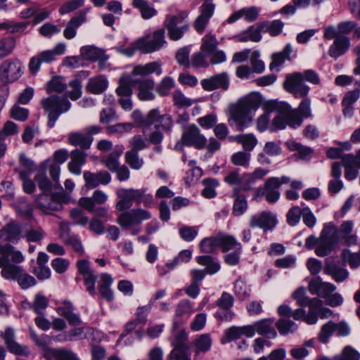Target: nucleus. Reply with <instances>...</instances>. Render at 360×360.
I'll list each match as a JSON object with an SVG mask.
<instances>
[{
    "label": "nucleus",
    "mask_w": 360,
    "mask_h": 360,
    "mask_svg": "<svg viewBox=\"0 0 360 360\" xmlns=\"http://www.w3.org/2000/svg\"><path fill=\"white\" fill-rule=\"evenodd\" d=\"M269 171L262 168H257L252 173H245V186L250 191L254 188V185L258 179H262L268 174Z\"/></svg>",
    "instance_id": "obj_52"
},
{
    "label": "nucleus",
    "mask_w": 360,
    "mask_h": 360,
    "mask_svg": "<svg viewBox=\"0 0 360 360\" xmlns=\"http://www.w3.org/2000/svg\"><path fill=\"white\" fill-rule=\"evenodd\" d=\"M68 86L71 88V90L67 91L65 94L72 101H76L82 96V80L79 75H77L75 79L71 80Z\"/></svg>",
    "instance_id": "obj_56"
},
{
    "label": "nucleus",
    "mask_w": 360,
    "mask_h": 360,
    "mask_svg": "<svg viewBox=\"0 0 360 360\" xmlns=\"http://www.w3.org/2000/svg\"><path fill=\"white\" fill-rule=\"evenodd\" d=\"M181 142L184 146H193L197 150H202L206 146L207 139L201 134L200 129L193 124L188 126L183 132Z\"/></svg>",
    "instance_id": "obj_11"
},
{
    "label": "nucleus",
    "mask_w": 360,
    "mask_h": 360,
    "mask_svg": "<svg viewBox=\"0 0 360 360\" xmlns=\"http://www.w3.org/2000/svg\"><path fill=\"white\" fill-rule=\"evenodd\" d=\"M250 153L239 151L232 155L231 160L236 166L247 168L250 165Z\"/></svg>",
    "instance_id": "obj_62"
},
{
    "label": "nucleus",
    "mask_w": 360,
    "mask_h": 360,
    "mask_svg": "<svg viewBox=\"0 0 360 360\" xmlns=\"http://www.w3.org/2000/svg\"><path fill=\"white\" fill-rule=\"evenodd\" d=\"M231 141H236L242 145L245 152L250 153L257 144V139L252 134H243L229 137Z\"/></svg>",
    "instance_id": "obj_36"
},
{
    "label": "nucleus",
    "mask_w": 360,
    "mask_h": 360,
    "mask_svg": "<svg viewBox=\"0 0 360 360\" xmlns=\"http://www.w3.org/2000/svg\"><path fill=\"white\" fill-rule=\"evenodd\" d=\"M49 305L48 298L41 293H38L34 296V301L32 304H29V308L32 309L39 315H44L45 309Z\"/></svg>",
    "instance_id": "obj_50"
},
{
    "label": "nucleus",
    "mask_w": 360,
    "mask_h": 360,
    "mask_svg": "<svg viewBox=\"0 0 360 360\" xmlns=\"http://www.w3.org/2000/svg\"><path fill=\"white\" fill-rule=\"evenodd\" d=\"M205 188L201 191V195L205 198H213L217 195L215 188L219 186V181L214 178H206L202 181Z\"/></svg>",
    "instance_id": "obj_48"
},
{
    "label": "nucleus",
    "mask_w": 360,
    "mask_h": 360,
    "mask_svg": "<svg viewBox=\"0 0 360 360\" xmlns=\"http://www.w3.org/2000/svg\"><path fill=\"white\" fill-rule=\"evenodd\" d=\"M333 360H360V353L352 346H346L340 354L333 356Z\"/></svg>",
    "instance_id": "obj_60"
},
{
    "label": "nucleus",
    "mask_w": 360,
    "mask_h": 360,
    "mask_svg": "<svg viewBox=\"0 0 360 360\" xmlns=\"http://www.w3.org/2000/svg\"><path fill=\"white\" fill-rule=\"evenodd\" d=\"M84 179L86 187L93 189L101 184L108 185L111 181V175L105 170H101L97 173L86 171L84 173Z\"/></svg>",
    "instance_id": "obj_20"
},
{
    "label": "nucleus",
    "mask_w": 360,
    "mask_h": 360,
    "mask_svg": "<svg viewBox=\"0 0 360 360\" xmlns=\"http://www.w3.org/2000/svg\"><path fill=\"white\" fill-rule=\"evenodd\" d=\"M41 105L47 114L48 127L53 128L60 115L70 109L71 103L65 97L53 95L42 98Z\"/></svg>",
    "instance_id": "obj_2"
},
{
    "label": "nucleus",
    "mask_w": 360,
    "mask_h": 360,
    "mask_svg": "<svg viewBox=\"0 0 360 360\" xmlns=\"http://www.w3.org/2000/svg\"><path fill=\"white\" fill-rule=\"evenodd\" d=\"M278 181L275 177H270L266 181L262 195L265 196L266 200L271 203L278 201L280 198Z\"/></svg>",
    "instance_id": "obj_26"
},
{
    "label": "nucleus",
    "mask_w": 360,
    "mask_h": 360,
    "mask_svg": "<svg viewBox=\"0 0 360 360\" xmlns=\"http://www.w3.org/2000/svg\"><path fill=\"white\" fill-rule=\"evenodd\" d=\"M283 88L297 98L306 97L310 91L309 86L304 83L301 72H299L286 75L283 82Z\"/></svg>",
    "instance_id": "obj_8"
},
{
    "label": "nucleus",
    "mask_w": 360,
    "mask_h": 360,
    "mask_svg": "<svg viewBox=\"0 0 360 360\" xmlns=\"http://www.w3.org/2000/svg\"><path fill=\"white\" fill-rule=\"evenodd\" d=\"M274 319H264L255 322L257 333L269 339H274L277 336V332L273 326Z\"/></svg>",
    "instance_id": "obj_31"
},
{
    "label": "nucleus",
    "mask_w": 360,
    "mask_h": 360,
    "mask_svg": "<svg viewBox=\"0 0 360 360\" xmlns=\"http://www.w3.org/2000/svg\"><path fill=\"white\" fill-rule=\"evenodd\" d=\"M218 44L219 42L215 34L207 33L202 39L200 50L205 54L209 55L217 49Z\"/></svg>",
    "instance_id": "obj_45"
},
{
    "label": "nucleus",
    "mask_w": 360,
    "mask_h": 360,
    "mask_svg": "<svg viewBox=\"0 0 360 360\" xmlns=\"http://www.w3.org/2000/svg\"><path fill=\"white\" fill-rule=\"evenodd\" d=\"M167 44L165 30L160 28L154 31L152 35H147L136 41V49L143 54L159 51Z\"/></svg>",
    "instance_id": "obj_5"
},
{
    "label": "nucleus",
    "mask_w": 360,
    "mask_h": 360,
    "mask_svg": "<svg viewBox=\"0 0 360 360\" xmlns=\"http://www.w3.org/2000/svg\"><path fill=\"white\" fill-rule=\"evenodd\" d=\"M224 181L230 186H233V189H238L239 191H249V188L245 186V173L240 175L238 170L230 172L225 177Z\"/></svg>",
    "instance_id": "obj_34"
},
{
    "label": "nucleus",
    "mask_w": 360,
    "mask_h": 360,
    "mask_svg": "<svg viewBox=\"0 0 360 360\" xmlns=\"http://www.w3.org/2000/svg\"><path fill=\"white\" fill-rule=\"evenodd\" d=\"M219 248H221L223 252L235 249L238 247L242 248V245L237 240L232 236L219 234Z\"/></svg>",
    "instance_id": "obj_51"
},
{
    "label": "nucleus",
    "mask_w": 360,
    "mask_h": 360,
    "mask_svg": "<svg viewBox=\"0 0 360 360\" xmlns=\"http://www.w3.org/2000/svg\"><path fill=\"white\" fill-rule=\"evenodd\" d=\"M275 325L281 335L293 333L297 328V326L294 321L286 318L279 319Z\"/></svg>",
    "instance_id": "obj_49"
},
{
    "label": "nucleus",
    "mask_w": 360,
    "mask_h": 360,
    "mask_svg": "<svg viewBox=\"0 0 360 360\" xmlns=\"http://www.w3.org/2000/svg\"><path fill=\"white\" fill-rule=\"evenodd\" d=\"M23 236L22 225L15 221H11L0 230V239L10 243H18Z\"/></svg>",
    "instance_id": "obj_17"
},
{
    "label": "nucleus",
    "mask_w": 360,
    "mask_h": 360,
    "mask_svg": "<svg viewBox=\"0 0 360 360\" xmlns=\"http://www.w3.org/2000/svg\"><path fill=\"white\" fill-rule=\"evenodd\" d=\"M215 5L212 3V0H205L199 8L200 15L197 17L193 23V27L196 32L202 34L209 21L214 14Z\"/></svg>",
    "instance_id": "obj_14"
},
{
    "label": "nucleus",
    "mask_w": 360,
    "mask_h": 360,
    "mask_svg": "<svg viewBox=\"0 0 360 360\" xmlns=\"http://www.w3.org/2000/svg\"><path fill=\"white\" fill-rule=\"evenodd\" d=\"M78 273L82 276L86 290L91 296H95V285L97 280V276L95 271L91 269L90 262L87 259H80L76 264Z\"/></svg>",
    "instance_id": "obj_12"
},
{
    "label": "nucleus",
    "mask_w": 360,
    "mask_h": 360,
    "mask_svg": "<svg viewBox=\"0 0 360 360\" xmlns=\"http://www.w3.org/2000/svg\"><path fill=\"white\" fill-rule=\"evenodd\" d=\"M132 80L129 75H122L118 81V86L116 89V94L120 98L131 96L133 94V89L131 86L134 85L132 83Z\"/></svg>",
    "instance_id": "obj_39"
},
{
    "label": "nucleus",
    "mask_w": 360,
    "mask_h": 360,
    "mask_svg": "<svg viewBox=\"0 0 360 360\" xmlns=\"http://www.w3.org/2000/svg\"><path fill=\"white\" fill-rule=\"evenodd\" d=\"M113 279L110 274L103 273L100 275V282L98 285V289L101 297L108 302H111L114 299V294L110 288Z\"/></svg>",
    "instance_id": "obj_28"
},
{
    "label": "nucleus",
    "mask_w": 360,
    "mask_h": 360,
    "mask_svg": "<svg viewBox=\"0 0 360 360\" xmlns=\"http://www.w3.org/2000/svg\"><path fill=\"white\" fill-rule=\"evenodd\" d=\"M0 268L1 276L9 281H16L23 271L21 266L11 264L6 257H0Z\"/></svg>",
    "instance_id": "obj_22"
},
{
    "label": "nucleus",
    "mask_w": 360,
    "mask_h": 360,
    "mask_svg": "<svg viewBox=\"0 0 360 360\" xmlns=\"http://www.w3.org/2000/svg\"><path fill=\"white\" fill-rule=\"evenodd\" d=\"M16 41L14 37L0 39V60L11 55L15 49Z\"/></svg>",
    "instance_id": "obj_54"
},
{
    "label": "nucleus",
    "mask_w": 360,
    "mask_h": 360,
    "mask_svg": "<svg viewBox=\"0 0 360 360\" xmlns=\"http://www.w3.org/2000/svg\"><path fill=\"white\" fill-rule=\"evenodd\" d=\"M46 360H79L72 351L66 349L48 347L44 353Z\"/></svg>",
    "instance_id": "obj_29"
},
{
    "label": "nucleus",
    "mask_w": 360,
    "mask_h": 360,
    "mask_svg": "<svg viewBox=\"0 0 360 360\" xmlns=\"http://www.w3.org/2000/svg\"><path fill=\"white\" fill-rule=\"evenodd\" d=\"M350 47L349 39L344 35L335 38L333 44L330 46L328 54L330 57L337 58L346 53Z\"/></svg>",
    "instance_id": "obj_27"
},
{
    "label": "nucleus",
    "mask_w": 360,
    "mask_h": 360,
    "mask_svg": "<svg viewBox=\"0 0 360 360\" xmlns=\"http://www.w3.org/2000/svg\"><path fill=\"white\" fill-rule=\"evenodd\" d=\"M155 72L157 75L162 74L160 65L158 62H151L144 65H136L132 71L133 75L147 76Z\"/></svg>",
    "instance_id": "obj_41"
},
{
    "label": "nucleus",
    "mask_w": 360,
    "mask_h": 360,
    "mask_svg": "<svg viewBox=\"0 0 360 360\" xmlns=\"http://www.w3.org/2000/svg\"><path fill=\"white\" fill-rule=\"evenodd\" d=\"M200 251L204 253H214L219 248V236L203 238L199 244Z\"/></svg>",
    "instance_id": "obj_46"
},
{
    "label": "nucleus",
    "mask_w": 360,
    "mask_h": 360,
    "mask_svg": "<svg viewBox=\"0 0 360 360\" xmlns=\"http://www.w3.org/2000/svg\"><path fill=\"white\" fill-rule=\"evenodd\" d=\"M65 202V195L63 193H41L35 197V203L44 214H51L53 211H58L63 209V203Z\"/></svg>",
    "instance_id": "obj_7"
},
{
    "label": "nucleus",
    "mask_w": 360,
    "mask_h": 360,
    "mask_svg": "<svg viewBox=\"0 0 360 360\" xmlns=\"http://www.w3.org/2000/svg\"><path fill=\"white\" fill-rule=\"evenodd\" d=\"M186 18L184 12L166 15L163 25L171 40H179L189 30V24L185 20Z\"/></svg>",
    "instance_id": "obj_4"
},
{
    "label": "nucleus",
    "mask_w": 360,
    "mask_h": 360,
    "mask_svg": "<svg viewBox=\"0 0 360 360\" xmlns=\"http://www.w3.org/2000/svg\"><path fill=\"white\" fill-rule=\"evenodd\" d=\"M108 82L105 77L99 76L89 79L86 86V91L94 94L103 93L108 87Z\"/></svg>",
    "instance_id": "obj_40"
},
{
    "label": "nucleus",
    "mask_w": 360,
    "mask_h": 360,
    "mask_svg": "<svg viewBox=\"0 0 360 360\" xmlns=\"http://www.w3.org/2000/svg\"><path fill=\"white\" fill-rule=\"evenodd\" d=\"M308 288L311 295L326 298L336 290V286L333 283L323 282L320 276H316L310 281Z\"/></svg>",
    "instance_id": "obj_19"
},
{
    "label": "nucleus",
    "mask_w": 360,
    "mask_h": 360,
    "mask_svg": "<svg viewBox=\"0 0 360 360\" xmlns=\"http://www.w3.org/2000/svg\"><path fill=\"white\" fill-rule=\"evenodd\" d=\"M198 264L205 266L206 274L213 275L220 270L221 265L219 260L210 255H202L196 257Z\"/></svg>",
    "instance_id": "obj_37"
},
{
    "label": "nucleus",
    "mask_w": 360,
    "mask_h": 360,
    "mask_svg": "<svg viewBox=\"0 0 360 360\" xmlns=\"http://www.w3.org/2000/svg\"><path fill=\"white\" fill-rule=\"evenodd\" d=\"M268 109L269 111L276 112V115L272 120L271 130L283 129L288 125L287 110L288 103L285 102L271 101L268 103Z\"/></svg>",
    "instance_id": "obj_13"
},
{
    "label": "nucleus",
    "mask_w": 360,
    "mask_h": 360,
    "mask_svg": "<svg viewBox=\"0 0 360 360\" xmlns=\"http://www.w3.org/2000/svg\"><path fill=\"white\" fill-rule=\"evenodd\" d=\"M150 218V212L139 208L122 213L117 217V222L122 229H128L131 226L139 225L143 221Z\"/></svg>",
    "instance_id": "obj_9"
},
{
    "label": "nucleus",
    "mask_w": 360,
    "mask_h": 360,
    "mask_svg": "<svg viewBox=\"0 0 360 360\" xmlns=\"http://www.w3.org/2000/svg\"><path fill=\"white\" fill-rule=\"evenodd\" d=\"M260 105L261 101L257 95L249 94L241 98L237 106L246 112L251 113L252 110H257Z\"/></svg>",
    "instance_id": "obj_42"
},
{
    "label": "nucleus",
    "mask_w": 360,
    "mask_h": 360,
    "mask_svg": "<svg viewBox=\"0 0 360 360\" xmlns=\"http://www.w3.org/2000/svg\"><path fill=\"white\" fill-rule=\"evenodd\" d=\"M193 311V302L187 299L181 300L176 306L174 328H176L179 326V321L177 320L179 318L184 315H189Z\"/></svg>",
    "instance_id": "obj_38"
},
{
    "label": "nucleus",
    "mask_w": 360,
    "mask_h": 360,
    "mask_svg": "<svg viewBox=\"0 0 360 360\" xmlns=\"http://www.w3.org/2000/svg\"><path fill=\"white\" fill-rule=\"evenodd\" d=\"M70 218L73 225L85 226L89 223V217L82 210L78 207L70 210Z\"/></svg>",
    "instance_id": "obj_58"
},
{
    "label": "nucleus",
    "mask_w": 360,
    "mask_h": 360,
    "mask_svg": "<svg viewBox=\"0 0 360 360\" xmlns=\"http://www.w3.org/2000/svg\"><path fill=\"white\" fill-rule=\"evenodd\" d=\"M212 340L209 334L200 335L195 341V353H205L209 351L212 347Z\"/></svg>",
    "instance_id": "obj_53"
},
{
    "label": "nucleus",
    "mask_w": 360,
    "mask_h": 360,
    "mask_svg": "<svg viewBox=\"0 0 360 360\" xmlns=\"http://www.w3.org/2000/svg\"><path fill=\"white\" fill-rule=\"evenodd\" d=\"M90 8L80 10L77 15L72 18L67 23L63 35L67 39H73L77 34V30L86 21V14Z\"/></svg>",
    "instance_id": "obj_21"
},
{
    "label": "nucleus",
    "mask_w": 360,
    "mask_h": 360,
    "mask_svg": "<svg viewBox=\"0 0 360 360\" xmlns=\"http://www.w3.org/2000/svg\"><path fill=\"white\" fill-rule=\"evenodd\" d=\"M122 149H115L112 153L101 158V162L110 171L115 172L120 166L119 159L122 154Z\"/></svg>",
    "instance_id": "obj_43"
},
{
    "label": "nucleus",
    "mask_w": 360,
    "mask_h": 360,
    "mask_svg": "<svg viewBox=\"0 0 360 360\" xmlns=\"http://www.w3.org/2000/svg\"><path fill=\"white\" fill-rule=\"evenodd\" d=\"M342 165L345 167V177L346 179L352 181L357 178L359 175V168L344 155L342 158Z\"/></svg>",
    "instance_id": "obj_61"
},
{
    "label": "nucleus",
    "mask_w": 360,
    "mask_h": 360,
    "mask_svg": "<svg viewBox=\"0 0 360 360\" xmlns=\"http://www.w3.org/2000/svg\"><path fill=\"white\" fill-rule=\"evenodd\" d=\"M63 77H53L46 84V91L51 93H63L67 89V84L62 82Z\"/></svg>",
    "instance_id": "obj_59"
},
{
    "label": "nucleus",
    "mask_w": 360,
    "mask_h": 360,
    "mask_svg": "<svg viewBox=\"0 0 360 360\" xmlns=\"http://www.w3.org/2000/svg\"><path fill=\"white\" fill-rule=\"evenodd\" d=\"M231 197L234 199L232 214L236 217L243 214L248 209L246 196L238 189H233Z\"/></svg>",
    "instance_id": "obj_32"
},
{
    "label": "nucleus",
    "mask_w": 360,
    "mask_h": 360,
    "mask_svg": "<svg viewBox=\"0 0 360 360\" xmlns=\"http://www.w3.org/2000/svg\"><path fill=\"white\" fill-rule=\"evenodd\" d=\"M70 161L68 162V168L70 172L75 175H80L82 167L86 162L87 153L80 149H75L70 153Z\"/></svg>",
    "instance_id": "obj_23"
},
{
    "label": "nucleus",
    "mask_w": 360,
    "mask_h": 360,
    "mask_svg": "<svg viewBox=\"0 0 360 360\" xmlns=\"http://www.w3.org/2000/svg\"><path fill=\"white\" fill-rule=\"evenodd\" d=\"M94 138L86 136L84 131L70 132L68 136V143L84 151L91 148Z\"/></svg>",
    "instance_id": "obj_25"
},
{
    "label": "nucleus",
    "mask_w": 360,
    "mask_h": 360,
    "mask_svg": "<svg viewBox=\"0 0 360 360\" xmlns=\"http://www.w3.org/2000/svg\"><path fill=\"white\" fill-rule=\"evenodd\" d=\"M236 37L238 39V41L242 42L248 41L258 42L262 39L261 30L259 28H255L253 26H250L247 30L238 34Z\"/></svg>",
    "instance_id": "obj_47"
},
{
    "label": "nucleus",
    "mask_w": 360,
    "mask_h": 360,
    "mask_svg": "<svg viewBox=\"0 0 360 360\" xmlns=\"http://www.w3.org/2000/svg\"><path fill=\"white\" fill-rule=\"evenodd\" d=\"M286 144L288 148L291 151H296L298 158L302 160L309 159L314 153L311 148L303 146L296 141H289Z\"/></svg>",
    "instance_id": "obj_44"
},
{
    "label": "nucleus",
    "mask_w": 360,
    "mask_h": 360,
    "mask_svg": "<svg viewBox=\"0 0 360 360\" xmlns=\"http://www.w3.org/2000/svg\"><path fill=\"white\" fill-rule=\"evenodd\" d=\"M339 240L338 227L333 222H329L323 225L319 238L309 236L306 239L305 247L308 250H313L318 244L315 250L316 255L319 257H325L339 247Z\"/></svg>",
    "instance_id": "obj_1"
},
{
    "label": "nucleus",
    "mask_w": 360,
    "mask_h": 360,
    "mask_svg": "<svg viewBox=\"0 0 360 360\" xmlns=\"http://www.w3.org/2000/svg\"><path fill=\"white\" fill-rule=\"evenodd\" d=\"M292 52V46L290 44H288L281 51L272 54L271 62L269 65L270 70H272L275 68L281 66L285 60H290Z\"/></svg>",
    "instance_id": "obj_35"
},
{
    "label": "nucleus",
    "mask_w": 360,
    "mask_h": 360,
    "mask_svg": "<svg viewBox=\"0 0 360 360\" xmlns=\"http://www.w3.org/2000/svg\"><path fill=\"white\" fill-rule=\"evenodd\" d=\"M66 51V44L60 42L56 44L52 49L39 52L32 56L28 63V69L32 75H36L43 63L50 64L56 60V56L63 55Z\"/></svg>",
    "instance_id": "obj_3"
},
{
    "label": "nucleus",
    "mask_w": 360,
    "mask_h": 360,
    "mask_svg": "<svg viewBox=\"0 0 360 360\" xmlns=\"http://www.w3.org/2000/svg\"><path fill=\"white\" fill-rule=\"evenodd\" d=\"M200 84L202 89L207 91L217 89L226 91L229 87V77L227 72H224L202 79Z\"/></svg>",
    "instance_id": "obj_16"
},
{
    "label": "nucleus",
    "mask_w": 360,
    "mask_h": 360,
    "mask_svg": "<svg viewBox=\"0 0 360 360\" xmlns=\"http://www.w3.org/2000/svg\"><path fill=\"white\" fill-rule=\"evenodd\" d=\"M277 224V219L270 212L263 211L259 214H253L249 220V226L251 229L256 227L262 229L264 232L272 230Z\"/></svg>",
    "instance_id": "obj_15"
},
{
    "label": "nucleus",
    "mask_w": 360,
    "mask_h": 360,
    "mask_svg": "<svg viewBox=\"0 0 360 360\" xmlns=\"http://www.w3.org/2000/svg\"><path fill=\"white\" fill-rule=\"evenodd\" d=\"M341 256L342 260L348 262L351 268L356 269L360 266V254L352 253L349 250L345 249Z\"/></svg>",
    "instance_id": "obj_64"
},
{
    "label": "nucleus",
    "mask_w": 360,
    "mask_h": 360,
    "mask_svg": "<svg viewBox=\"0 0 360 360\" xmlns=\"http://www.w3.org/2000/svg\"><path fill=\"white\" fill-rule=\"evenodd\" d=\"M132 83L139 85L138 98L141 101H151L155 98L153 90L155 82L152 79H134Z\"/></svg>",
    "instance_id": "obj_24"
},
{
    "label": "nucleus",
    "mask_w": 360,
    "mask_h": 360,
    "mask_svg": "<svg viewBox=\"0 0 360 360\" xmlns=\"http://www.w3.org/2000/svg\"><path fill=\"white\" fill-rule=\"evenodd\" d=\"M108 200V195L101 190H96L91 197H82L79 200V205L83 208H91L96 205H101Z\"/></svg>",
    "instance_id": "obj_30"
},
{
    "label": "nucleus",
    "mask_w": 360,
    "mask_h": 360,
    "mask_svg": "<svg viewBox=\"0 0 360 360\" xmlns=\"http://www.w3.org/2000/svg\"><path fill=\"white\" fill-rule=\"evenodd\" d=\"M63 238L65 244L70 245L72 249L79 255L84 254V249L81 240L77 235H70L69 233L66 236H60Z\"/></svg>",
    "instance_id": "obj_57"
},
{
    "label": "nucleus",
    "mask_w": 360,
    "mask_h": 360,
    "mask_svg": "<svg viewBox=\"0 0 360 360\" xmlns=\"http://www.w3.org/2000/svg\"><path fill=\"white\" fill-rule=\"evenodd\" d=\"M131 6L139 10L143 20H150L158 15V11L147 0H132Z\"/></svg>",
    "instance_id": "obj_33"
},
{
    "label": "nucleus",
    "mask_w": 360,
    "mask_h": 360,
    "mask_svg": "<svg viewBox=\"0 0 360 360\" xmlns=\"http://www.w3.org/2000/svg\"><path fill=\"white\" fill-rule=\"evenodd\" d=\"M252 121L250 113L240 108L237 105L230 110V117L229 122L231 124L233 122L238 131H243L248 127Z\"/></svg>",
    "instance_id": "obj_18"
},
{
    "label": "nucleus",
    "mask_w": 360,
    "mask_h": 360,
    "mask_svg": "<svg viewBox=\"0 0 360 360\" xmlns=\"http://www.w3.org/2000/svg\"><path fill=\"white\" fill-rule=\"evenodd\" d=\"M23 65L17 58L5 60L0 65V81L2 85L17 81L22 75Z\"/></svg>",
    "instance_id": "obj_6"
},
{
    "label": "nucleus",
    "mask_w": 360,
    "mask_h": 360,
    "mask_svg": "<svg viewBox=\"0 0 360 360\" xmlns=\"http://www.w3.org/2000/svg\"><path fill=\"white\" fill-rule=\"evenodd\" d=\"M125 162L134 169H139L143 165V160L139 158V153L132 150L126 152Z\"/></svg>",
    "instance_id": "obj_63"
},
{
    "label": "nucleus",
    "mask_w": 360,
    "mask_h": 360,
    "mask_svg": "<svg viewBox=\"0 0 360 360\" xmlns=\"http://www.w3.org/2000/svg\"><path fill=\"white\" fill-rule=\"evenodd\" d=\"M101 55V50L93 46H84L80 49V56L84 60L96 61Z\"/></svg>",
    "instance_id": "obj_55"
},
{
    "label": "nucleus",
    "mask_w": 360,
    "mask_h": 360,
    "mask_svg": "<svg viewBox=\"0 0 360 360\" xmlns=\"http://www.w3.org/2000/svg\"><path fill=\"white\" fill-rule=\"evenodd\" d=\"M0 337L4 339L5 345L10 353L25 357L30 356L29 347L26 345L19 344L16 341L15 332L13 328L7 327L4 332L0 331Z\"/></svg>",
    "instance_id": "obj_10"
}]
</instances>
